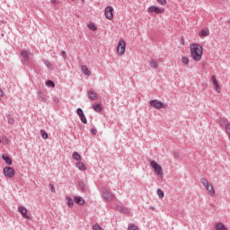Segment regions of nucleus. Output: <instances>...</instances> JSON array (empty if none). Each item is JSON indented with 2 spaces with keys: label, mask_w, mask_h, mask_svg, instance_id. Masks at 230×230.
<instances>
[{
  "label": "nucleus",
  "mask_w": 230,
  "mask_h": 230,
  "mask_svg": "<svg viewBox=\"0 0 230 230\" xmlns=\"http://www.w3.org/2000/svg\"><path fill=\"white\" fill-rule=\"evenodd\" d=\"M201 184H203V186L206 188V186H208L209 184V181H208V180H206V178H202L200 180Z\"/></svg>",
  "instance_id": "nucleus-32"
},
{
  "label": "nucleus",
  "mask_w": 230,
  "mask_h": 230,
  "mask_svg": "<svg viewBox=\"0 0 230 230\" xmlns=\"http://www.w3.org/2000/svg\"><path fill=\"white\" fill-rule=\"evenodd\" d=\"M66 199L67 206L70 208H73L75 206V200H73V199H71L68 196Z\"/></svg>",
  "instance_id": "nucleus-22"
},
{
  "label": "nucleus",
  "mask_w": 230,
  "mask_h": 230,
  "mask_svg": "<svg viewBox=\"0 0 230 230\" xmlns=\"http://www.w3.org/2000/svg\"><path fill=\"white\" fill-rule=\"evenodd\" d=\"M72 157L75 161H82V155H80L76 151L73 153Z\"/></svg>",
  "instance_id": "nucleus-21"
},
{
  "label": "nucleus",
  "mask_w": 230,
  "mask_h": 230,
  "mask_svg": "<svg viewBox=\"0 0 230 230\" xmlns=\"http://www.w3.org/2000/svg\"><path fill=\"white\" fill-rule=\"evenodd\" d=\"M81 69H82L84 75H85L86 76H91V71L89 70V68H87V66L85 65H83L81 66Z\"/></svg>",
  "instance_id": "nucleus-17"
},
{
  "label": "nucleus",
  "mask_w": 230,
  "mask_h": 230,
  "mask_svg": "<svg viewBox=\"0 0 230 230\" xmlns=\"http://www.w3.org/2000/svg\"><path fill=\"white\" fill-rule=\"evenodd\" d=\"M127 49V43L123 40H119L118 47H117V53L119 55H125V49Z\"/></svg>",
  "instance_id": "nucleus-5"
},
{
  "label": "nucleus",
  "mask_w": 230,
  "mask_h": 230,
  "mask_svg": "<svg viewBox=\"0 0 230 230\" xmlns=\"http://www.w3.org/2000/svg\"><path fill=\"white\" fill-rule=\"evenodd\" d=\"M77 114L79 115V117L80 116H84V110H82V108H78L77 109Z\"/></svg>",
  "instance_id": "nucleus-37"
},
{
  "label": "nucleus",
  "mask_w": 230,
  "mask_h": 230,
  "mask_svg": "<svg viewBox=\"0 0 230 230\" xmlns=\"http://www.w3.org/2000/svg\"><path fill=\"white\" fill-rule=\"evenodd\" d=\"M2 159L6 163V164H9V166H12V158L8 157V155H2Z\"/></svg>",
  "instance_id": "nucleus-18"
},
{
  "label": "nucleus",
  "mask_w": 230,
  "mask_h": 230,
  "mask_svg": "<svg viewBox=\"0 0 230 230\" xmlns=\"http://www.w3.org/2000/svg\"><path fill=\"white\" fill-rule=\"evenodd\" d=\"M93 230H103V228L102 226H100V224H98V223L93 225Z\"/></svg>",
  "instance_id": "nucleus-34"
},
{
  "label": "nucleus",
  "mask_w": 230,
  "mask_h": 230,
  "mask_svg": "<svg viewBox=\"0 0 230 230\" xmlns=\"http://www.w3.org/2000/svg\"><path fill=\"white\" fill-rule=\"evenodd\" d=\"M4 174L5 177L12 179L15 175V170L13 167H5L4 168Z\"/></svg>",
  "instance_id": "nucleus-8"
},
{
  "label": "nucleus",
  "mask_w": 230,
  "mask_h": 230,
  "mask_svg": "<svg viewBox=\"0 0 230 230\" xmlns=\"http://www.w3.org/2000/svg\"><path fill=\"white\" fill-rule=\"evenodd\" d=\"M226 22H228V24H230V20H228Z\"/></svg>",
  "instance_id": "nucleus-47"
},
{
  "label": "nucleus",
  "mask_w": 230,
  "mask_h": 230,
  "mask_svg": "<svg viewBox=\"0 0 230 230\" xmlns=\"http://www.w3.org/2000/svg\"><path fill=\"white\" fill-rule=\"evenodd\" d=\"M112 12H114V8L112 6H107L105 8V17L109 21H112V19H114V13H112Z\"/></svg>",
  "instance_id": "nucleus-7"
},
{
  "label": "nucleus",
  "mask_w": 230,
  "mask_h": 230,
  "mask_svg": "<svg viewBox=\"0 0 230 230\" xmlns=\"http://www.w3.org/2000/svg\"><path fill=\"white\" fill-rule=\"evenodd\" d=\"M150 209H152V211H155V207H150Z\"/></svg>",
  "instance_id": "nucleus-45"
},
{
  "label": "nucleus",
  "mask_w": 230,
  "mask_h": 230,
  "mask_svg": "<svg viewBox=\"0 0 230 230\" xmlns=\"http://www.w3.org/2000/svg\"><path fill=\"white\" fill-rule=\"evenodd\" d=\"M40 136L42 137V139H48L49 137V136L48 135V133L44 130H40Z\"/></svg>",
  "instance_id": "nucleus-26"
},
{
  "label": "nucleus",
  "mask_w": 230,
  "mask_h": 230,
  "mask_svg": "<svg viewBox=\"0 0 230 230\" xmlns=\"http://www.w3.org/2000/svg\"><path fill=\"white\" fill-rule=\"evenodd\" d=\"M207 191H208L210 197H215V189L213 188V185L211 183H208L205 186Z\"/></svg>",
  "instance_id": "nucleus-12"
},
{
  "label": "nucleus",
  "mask_w": 230,
  "mask_h": 230,
  "mask_svg": "<svg viewBox=\"0 0 230 230\" xmlns=\"http://www.w3.org/2000/svg\"><path fill=\"white\" fill-rule=\"evenodd\" d=\"M226 131L228 134V136H230V124L226 125Z\"/></svg>",
  "instance_id": "nucleus-39"
},
{
  "label": "nucleus",
  "mask_w": 230,
  "mask_h": 230,
  "mask_svg": "<svg viewBox=\"0 0 230 230\" xmlns=\"http://www.w3.org/2000/svg\"><path fill=\"white\" fill-rule=\"evenodd\" d=\"M118 209H119V211H120V213H125V214L129 213L128 208H127L125 207H118Z\"/></svg>",
  "instance_id": "nucleus-24"
},
{
  "label": "nucleus",
  "mask_w": 230,
  "mask_h": 230,
  "mask_svg": "<svg viewBox=\"0 0 230 230\" xmlns=\"http://www.w3.org/2000/svg\"><path fill=\"white\" fill-rule=\"evenodd\" d=\"M88 28L89 30H92V31H96L97 30L96 25H94V23L88 24Z\"/></svg>",
  "instance_id": "nucleus-31"
},
{
  "label": "nucleus",
  "mask_w": 230,
  "mask_h": 230,
  "mask_svg": "<svg viewBox=\"0 0 230 230\" xmlns=\"http://www.w3.org/2000/svg\"><path fill=\"white\" fill-rule=\"evenodd\" d=\"M45 84L47 87H55V83L51 80L47 81Z\"/></svg>",
  "instance_id": "nucleus-29"
},
{
  "label": "nucleus",
  "mask_w": 230,
  "mask_h": 230,
  "mask_svg": "<svg viewBox=\"0 0 230 230\" xmlns=\"http://www.w3.org/2000/svg\"><path fill=\"white\" fill-rule=\"evenodd\" d=\"M209 29H202L199 32V37H208Z\"/></svg>",
  "instance_id": "nucleus-20"
},
{
  "label": "nucleus",
  "mask_w": 230,
  "mask_h": 230,
  "mask_svg": "<svg viewBox=\"0 0 230 230\" xmlns=\"http://www.w3.org/2000/svg\"><path fill=\"white\" fill-rule=\"evenodd\" d=\"M18 211L21 213L22 217L25 218L26 220H30V216H28V209L25 207H19Z\"/></svg>",
  "instance_id": "nucleus-10"
},
{
  "label": "nucleus",
  "mask_w": 230,
  "mask_h": 230,
  "mask_svg": "<svg viewBox=\"0 0 230 230\" xmlns=\"http://www.w3.org/2000/svg\"><path fill=\"white\" fill-rule=\"evenodd\" d=\"M53 4H57L58 3L57 0H50Z\"/></svg>",
  "instance_id": "nucleus-44"
},
{
  "label": "nucleus",
  "mask_w": 230,
  "mask_h": 230,
  "mask_svg": "<svg viewBox=\"0 0 230 230\" xmlns=\"http://www.w3.org/2000/svg\"><path fill=\"white\" fill-rule=\"evenodd\" d=\"M204 49L198 43L190 44V57L194 62H200L202 60V55Z\"/></svg>",
  "instance_id": "nucleus-1"
},
{
  "label": "nucleus",
  "mask_w": 230,
  "mask_h": 230,
  "mask_svg": "<svg viewBox=\"0 0 230 230\" xmlns=\"http://www.w3.org/2000/svg\"><path fill=\"white\" fill-rule=\"evenodd\" d=\"M149 66L152 67V69H157L159 67V62L154 58H151L149 60Z\"/></svg>",
  "instance_id": "nucleus-13"
},
{
  "label": "nucleus",
  "mask_w": 230,
  "mask_h": 230,
  "mask_svg": "<svg viewBox=\"0 0 230 230\" xmlns=\"http://www.w3.org/2000/svg\"><path fill=\"white\" fill-rule=\"evenodd\" d=\"M79 188L82 190V191H85L86 185L84 181L79 182Z\"/></svg>",
  "instance_id": "nucleus-33"
},
{
  "label": "nucleus",
  "mask_w": 230,
  "mask_h": 230,
  "mask_svg": "<svg viewBox=\"0 0 230 230\" xmlns=\"http://www.w3.org/2000/svg\"><path fill=\"white\" fill-rule=\"evenodd\" d=\"M88 97L90 98V100H98V95L96 94V93H94V91L92 90L88 92Z\"/></svg>",
  "instance_id": "nucleus-16"
},
{
  "label": "nucleus",
  "mask_w": 230,
  "mask_h": 230,
  "mask_svg": "<svg viewBox=\"0 0 230 230\" xmlns=\"http://www.w3.org/2000/svg\"><path fill=\"white\" fill-rule=\"evenodd\" d=\"M61 56L66 60V51L65 50L61 51Z\"/></svg>",
  "instance_id": "nucleus-42"
},
{
  "label": "nucleus",
  "mask_w": 230,
  "mask_h": 230,
  "mask_svg": "<svg viewBox=\"0 0 230 230\" xmlns=\"http://www.w3.org/2000/svg\"><path fill=\"white\" fill-rule=\"evenodd\" d=\"M7 119H8L7 121L10 125H13V123H15V119L12 117H8Z\"/></svg>",
  "instance_id": "nucleus-35"
},
{
  "label": "nucleus",
  "mask_w": 230,
  "mask_h": 230,
  "mask_svg": "<svg viewBox=\"0 0 230 230\" xmlns=\"http://www.w3.org/2000/svg\"><path fill=\"white\" fill-rule=\"evenodd\" d=\"M39 100H41L44 102L46 99H44V96H42V93L40 92L38 93Z\"/></svg>",
  "instance_id": "nucleus-40"
},
{
  "label": "nucleus",
  "mask_w": 230,
  "mask_h": 230,
  "mask_svg": "<svg viewBox=\"0 0 230 230\" xmlns=\"http://www.w3.org/2000/svg\"><path fill=\"white\" fill-rule=\"evenodd\" d=\"M21 57L22 64H23V66H30V52L26 49H23L21 52Z\"/></svg>",
  "instance_id": "nucleus-4"
},
{
  "label": "nucleus",
  "mask_w": 230,
  "mask_h": 230,
  "mask_svg": "<svg viewBox=\"0 0 230 230\" xmlns=\"http://www.w3.org/2000/svg\"><path fill=\"white\" fill-rule=\"evenodd\" d=\"M93 111H95V112H102L103 108L102 107V104L95 103L93 105Z\"/></svg>",
  "instance_id": "nucleus-19"
},
{
  "label": "nucleus",
  "mask_w": 230,
  "mask_h": 230,
  "mask_svg": "<svg viewBox=\"0 0 230 230\" xmlns=\"http://www.w3.org/2000/svg\"><path fill=\"white\" fill-rule=\"evenodd\" d=\"M79 118H80L82 123H84V125H87V118H85V114L81 115Z\"/></svg>",
  "instance_id": "nucleus-30"
},
{
  "label": "nucleus",
  "mask_w": 230,
  "mask_h": 230,
  "mask_svg": "<svg viewBox=\"0 0 230 230\" xmlns=\"http://www.w3.org/2000/svg\"><path fill=\"white\" fill-rule=\"evenodd\" d=\"M216 229L217 230H228L227 227H226V226L222 223H217L216 225Z\"/></svg>",
  "instance_id": "nucleus-23"
},
{
  "label": "nucleus",
  "mask_w": 230,
  "mask_h": 230,
  "mask_svg": "<svg viewBox=\"0 0 230 230\" xmlns=\"http://www.w3.org/2000/svg\"><path fill=\"white\" fill-rule=\"evenodd\" d=\"M91 133L93 134V136H96V134H98V130L96 128H92Z\"/></svg>",
  "instance_id": "nucleus-41"
},
{
  "label": "nucleus",
  "mask_w": 230,
  "mask_h": 230,
  "mask_svg": "<svg viewBox=\"0 0 230 230\" xmlns=\"http://www.w3.org/2000/svg\"><path fill=\"white\" fill-rule=\"evenodd\" d=\"M149 105L154 107L155 109H168V104L163 103L161 101L158 100H152L149 102Z\"/></svg>",
  "instance_id": "nucleus-3"
},
{
  "label": "nucleus",
  "mask_w": 230,
  "mask_h": 230,
  "mask_svg": "<svg viewBox=\"0 0 230 230\" xmlns=\"http://www.w3.org/2000/svg\"><path fill=\"white\" fill-rule=\"evenodd\" d=\"M159 199H164V191H163L161 189H158L156 191Z\"/></svg>",
  "instance_id": "nucleus-27"
},
{
  "label": "nucleus",
  "mask_w": 230,
  "mask_h": 230,
  "mask_svg": "<svg viewBox=\"0 0 230 230\" xmlns=\"http://www.w3.org/2000/svg\"><path fill=\"white\" fill-rule=\"evenodd\" d=\"M159 62H164V59L159 58Z\"/></svg>",
  "instance_id": "nucleus-46"
},
{
  "label": "nucleus",
  "mask_w": 230,
  "mask_h": 230,
  "mask_svg": "<svg viewBox=\"0 0 230 230\" xmlns=\"http://www.w3.org/2000/svg\"><path fill=\"white\" fill-rule=\"evenodd\" d=\"M102 199H104V200H107V202H112V200L116 199V196L112 192L109 191L106 188H102Z\"/></svg>",
  "instance_id": "nucleus-2"
},
{
  "label": "nucleus",
  "mask_w": 230,
  "mask_h": 230,
  "mask_svg": "<svg viewBox=\"0 0 230 230\" xmlns=\"http://www.w3.org/2000/svg\"><path fill=\"white\" fill-rule=\"evenodd\" d=\"M156 1L162 6H166V0H156Z\"/></svg>",
  "instance_id": "nucleus-36"
},
{
  "label": "nucleus",
  "mask_w": 230,
  "mask_h": 230,
  "mask_svg": "<svg viewBox=\"0 0 230 230\" xmlns=\"http://www.w3.org/2000/svg\"><path fill=\"white\" fill-rule=\"evenodd\" d=\"M174 157L176 158V159H179V153H174Z\"/></svg>",
  "instance_id": "nucleus-43"
},
{
  "label": "nucleus",
  "mask_w": 230,
  "mask_h": 230,
  "mask_svg": "<svg viewBox=\"0 0 230 230\" xmlns=\"http://www.w3.org/2000/svg\"><path fill=\"white\" fill-rule=\"evenodd\" d=\"M49 188H50V191H51L52 193H55V191H56V190H55V185L52 184V183H49Z\"/></svg>",
  "instance_id": "nucleus-38"
},
{
  "label": "nucleus",
  "mask_w": 230,
  "mask_h": 230,
  "mask_svg": "<svg viewBox=\"0 0 230 230\" xmlns=\"http://www.w3.org/2000/svg\"><path fill=\"white\" fill-rule=\"evenodd\" d=\"M147 12L148 13H164V9H161L155 5H152L150 7L147 8Z\"/></svg>",
  "instance_id": "nucleus-9"
},
{
  "label": "nucleus",
  "mask_w": 230,
  "mask_h": 230,
  "mask_svg": "<svg viewBox=\"0 0 230 230\" xmlns=\"http://www.w3.org/2000/svg\"><path fill=\"white\" fill-rule=\"evenodd\" d=\"M74 201L75 202V204H78L79 206H84V204H85V200L82 199V197L80 196H75L74 198Z\"/></svg>",
  "instance_id": "nucleus-14"
},
{
  "label": "nucleus",
  "mask_w": 230,
  "mask_h": 230,
  "mask_svg": "<svg viewBox=\"0 0 230 230\" xmlns=\"http://www.w3.org/2000/svg\"><path fill=\"white\" fill-rule=\"evenodd\" d=\"M0 143H1V139H0Z\"/></svg>",
  "instance_id": "nucleus-48"
},
{
  "label": "nucleus",
  "mask_w": 230,
  "mask_h": 230,
  "mask_svg": "<svg viewBox=\"0 0 230 230\" xmlns=\"http://www.w3.org/2000/svg\"><path fill=\"white\" fill-rule=\"evenodd\" d=\"M211 81L213 83V84L216 87V91L220 93L222 91V88L220 87V84H218V81L217 80V76L216 75H212L211 76Z\"/></svg>",
  "instance_id": "nucleus-11"
},
{
  "label": "nucleus",
  "mask_w": 230,
  "mask_h": 230,
  "mask_svg": "<svg viewBox=\"0 0 230 230\" xmlns=\"http://www.w3.org/2000/svg\"><path fill=\"white\" fill-rule=\"evenodd\" d=\"M150 164L154 168L156 175H163V167L159 165L155 161H151Z\"/></svg>",
  "instance_id": "nucleus-6"
},
{
  "label": "nucleus",
  "mask_w": 230,
  "mask_h": 230,
  "mask_svg": "<svg viewBox=\"0 0 230 230\" xmlns=\"http://www.w3.org/2000/svg\"><path fill=\"white\" fill-rule=\"evenodd\" d=\"M44 64H45V66H47V67H48L49 69H53V65L49 62V60L45 59V60H44Z\"/></svg>",
  "instance_id": "nucleus-28"
},
{
  "label": "nucleus",
  "mask_w": 230,
  "mask_h": 230,
  "mask_svg": "<svg viewBox=\"0 0 230 230\" xmlns=\"http://www.w3.org/2000/svg\"><path fill=\"white\" fill-rule=\"evenodd\" d=\"M181 63L183 64V66H188V64H190V58H188L186 57H182Z\"/></svg>",
  "instance_id": "nucleus-25"
},
{
  "label": "nucleus",
  "mask_w": 230,
  "mask_h": 230,
  "mask_svg": "<svg viewBox=\"0 0 230 230\" xmlns=\"http://www.w3.org/2000/svg\"><path fill=\"white\" fill-rule=\"evenodd\" d=\"M76 168H78V170H81L83 172H85V170H87V166L85 165V164L82 163V162H77L75 164Z\"/></svg>",
  "instance_id": "nucleus-15"
}]
</instances>
